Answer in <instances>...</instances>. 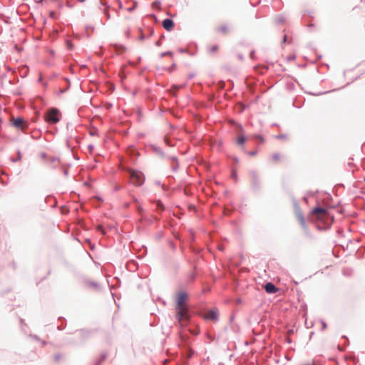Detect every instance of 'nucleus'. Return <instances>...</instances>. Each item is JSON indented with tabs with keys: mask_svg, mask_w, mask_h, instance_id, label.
I'll use <instances>...</instances> for the list:
<instances>
[{
	"mask_svg": "<svg viewBox=\"0 0 365 365\" xmlns=\"http://www.w3.org/2000/svg\"><path fill=\"white\" fill-rule=\"evenodd\" d=\"M61 111L56 108L47 109V124L52 125L58 123L62 118Z\"/></svg>",
	"mask_w": 365,
	"mask_h": 365,
	"instance_id": "obj_1",
	"label": "nucleus"
},
{
	"mask_svg": "<svg viewBox=\"0 0 365 365\" xmlns=\"http://www.w3.org/2000/svg\"><path fill=\"white\" fill-rule=\"evenodd\" d=\"M130 177L131 183L135 186H140L144 182V176L142 173L130 170Z\"/></svg>",
	"mask_w": 365,
	"mask_h": 365,
	"instance_id": "obj_2",
	"label": "nucleus"
},
{
	"mask_svg": "<svg viewBox=\"0 0 365 365\" xmlns=\"http://www.w3.org/2000/svg\"><path fill=\"white\" fill-rule=\"evenodd\" d=\"M176 317L180 323L187 321L190 318L187 306L176 307Z\"/></svg>",
	"mask_w": 365,
	"mask_h": 365,
	"instance_id": "obj_3",
	"label": "nucleus"
},
{
	"mask_svg": "<svg viewBox=\"0 0 365 365\" xmlns=\"http://www.w3.org/2000/svg\"><path fill=\"white\" fill-rule=\"evenodd\" d=\"M312 213L319 220H324L329 216L328 210L322 207L314 208Z\"/></svg>",
	"mask_w": 365,
	"mask_h": 365,
	"instance_id": "obj_4",
	"label": "nucleus"
},
{
	"mask_svg": "<svg viewBox=\"0 0 365 365\" xmlns=\"http://www.w3.org/2000/svg\"><path fill=\"white\" fill-rule=\"evenodd\" d=\"M188 294L185 292H179L177 294L176 307L187 306L186 304Z\"/></svg>",
	"mask_w": 365,
	"mask_h": 365,
	"instance_id": "obj_5",
	"label": "nucleus"
},
{
	"mask_svg": "<svg viewBox=\"0 0 365 365\" xmlns=\"http://www.w3.org/2000/svg\"><path fill=\"white\" fill-rule=\"evenodd\" d=\"M11 123L13 126L21 130H24L28 126L27 123L22 118H13Z\"/></svg>",
	"mask_w": 365,
	"mask_h": 365,
	"instance_id": "obj_6",
	"label": "nucleus"
},
{
	"mask_svg": "<svg viewBox=\"0 0 365 365\" xmlns=\"http://www.w3.org/2000/svg\"><path fill=\"white\" fill-rule=\"evenodd\" d=\"M269 160L273 164L279 163L282 160V155L279 153H274L270 156Z\"/></svg>",
	"mask_w": 365,
	"mask_h": 365,
	"instance_id": "obj_7",
	"label": "nucleus"
},
{
	"mask_svg": "<svg viewBox=\"0 0 365 365\" xmlns=\"http://www.w3.org/2000/svg\"><path fill=\"white\" fill-rule=\"evenodd\" d=\"M230 31L229 26L226 24H220L216 28V31L223 35H227Z\"/></svg>",
	"mask_w": 365,
	"mask_h": 365,
	"instance_id": "obj_8",
	"label": "nucleus"
},
{
	"mask_svg": "<svg viewBox=\"0 0 365 365\" xmlns=\"http://www.w3.org/2000/svg\"><path fill=\"white\" fill-rule=\"evenodd\" d=\"M264 289L268 294H274L278 291V289L271 282L264 285Z\"/></svg>",
	"mask_w": 365,
	"mask_h": 365,
	"instance_id": "obj_9",
	"label": "nucleus"
},
{
	"mask_svg": "<svg viewBox=\"0 0 365 365\" xmlns=\"http://www.w3.org/2000/svg\"><path fill=\"white\" fill-rule=\"evenodd\" d=\"M207 51L210 54H215L218 52L220 46L218 44H209L207 46Z\"/></svg>",
	"mask_w": 365,
	"mask_h": 365,
	"instance_id": "obj_10",
	"label": "nucleus"
},
{
	"mask_svg": "<svg viewBox=\"0 0 365 365\" xmlns=\"http://www.w3.org/2000/svg\"><path fill=\"white\" fill-rule=\"evenodd\" d=\"M163 26L167 31H171L174 26L173 21L170 19H165L163 21Z\"/></svg>",
	"mask_w": 365,
	"mask_h": 365,
	"instance_id": "obj_11",
	"label": "nucleus"
},
{
	"mask_svg": "<svg viewBox=\"0 0 365 365\" xmlns=\"http://www.w3.org/2000/svg\"><path fill=\"white\" fill-rule=\"evenodd\" d=\"M205 317L206 319L216 321L217 319V313L215 310H210L205 314Z\"/></svg>",
	"mask_w": 365,
	"mask_h": 365,
	"instance_id": "obj_12",
	"label": "nucleus"
},
{
	"mask_svg": "<svg viewBox=\"0 0 365 365\" xmlns=\"http://www.w3.org/2000/svg\"><path fill=\"white\" fill-rule=\"evenodd\" d=\"M297 218L299 222V224L301 225L302 227L305 230L307 231V225H306V222H305V220H304V218L303 217V215L300 212H298L297 213Z\"/></svg>",
	"mask_w": 365,
	"mask_h": 365,
	"instance_id": "obj_13",
	"label": "nucleus"
},
{
	"mask_svg": "<svg viewBox=\"0 0 365 365\" xmlns=\"http://www.w3.org/2000/svg\"><path fill=\"white\" fill-rule=\"evenodd\" d=\"M49 161L53 164V167L56 168L60 165V159L58 157H50Z\"/></svg>",
	"mask_w": 365,
	"mask_h": 365,
	"instance_id": "obj_14",
	"label": "nucleus"
},
{
	"mask_svg": "<svg viewBox=\"0 0 365 365\" xmlns=\"http://www.w3.org/2000/svg\"><path fill=\"white\" fill-rule=\"evenodd\" d=\"M246 139L244 135H240L237 138V143L238 144H243L245 142Z\"/></svg>",
	"mask_w": 365,
	"mask_h": 365,
	"instance_id": "obj_15",
	"label": "nucleus"
},
{
	"mask_svg": "<svg viewBox=\"0 0 365 365\" xmlns=\"http://www.w3.org/2000/svg\"><path fill=\"white\" fill-rule=\"evenodd\" d=\"M166 56H173V53L171 51H168V52L161 53L160 54V58H163Z\"/></svg>",
	"mask_w": 365,
	"mask_h": 365,
	"instance_id": "obj_16",
	"label": "nucleus"
},
{
	"mask_svg": "<svg viewBox=\"0 0 365 365\" xmlns=\"http://www.w3.org/2000/svg\"><path fill=\"white\" fill-rule=\"evenodd\" d=\"M96 229H97L98 231H100L103 235L106 234V231H105V230H104V228L103 227L102 225H98L96 227Z\"/></svg>",
	"mask_w": 365,
	"mask_h": 365,
	"instance_id": "obj_17",
	"label": "nucleus"
},
{
	"mask_svg": "<svg viewBox=\"0 0 365 365\" xmlns=\"http://www.w3.org/2000/svg\"><path fill=\"white\" fill-rule=\"evenodd\" d=\"M256 138L259 140V141L261 143H263L264 142V138L261 135H257Z\"/></svg>",
	"mask_w": 365,
	"mask_h": 365,
	"instance_id": "obj_18",
	"label": "nucleus"
},
{
	"mask_svg": "<svg viewBox=\"0 0 365 365\" xmlns=\"http://www.w3.org/2000/svg\"><path fill=\"white\" fill-rule=\"evenodd\" d=\"M51 201H53V202H55V199L53 197L47 196V203L51 202Z\"/></svg>",
	"mask_w": 365,
	"mask_h": 365,
	"instance_id": "obj_19",
	"label": "nucleus"
},
{
	"mask_svg": "<svg viewBox=\"0 0 365 365\" xmlns=\"http://www.w3.org/2000/svg\"><path fill=\"white\" fill-rule=\"evenodd\" d=\"M56 13L54 11H51L49 16L51 18L56 19Z\"/></svg>",
	"mask_w": 365,
	"mask_h": 365,
	"instance_id": "obj_20",
	"label": "nucleus"
},
{
	"mask_svg": "<svg viewBox=\"0 0 365 365\" xmlns=\"http://www.w3.org/2000/svg\"><path fill=\"white\" fill-rule=\"evenodd\" d=\"M157 205L158 208H160L161 210L164 209L163 205H162L161 202H158Z\"/></svg>",
	"mask_w": 365,
	"mask_h": 365,
	"instance_id": "obj_21",
	"label": "nucleus"
},
{
	"mask_svg": "<svg viewBox=\"0 0 365 365\" xmlns=\"http://www.w3.org/2000/svg\"><path fill=\"white\" fill-rule=\"evenodd\" d=\"M144 35L143 34H140V39L143 41L144 39Z\"/></svg>",
	"mask_w": 365,
	"mask_h": 365,
	"instance_id": "obj_22",
	"label": "nucleus"
},
{
	"mask_svg": "<svg viewBox=\"0 0 365 365\" xmlns=\"http://www.w3.org/2000/svg\"><path fill=\"white\" fill-rule=\"evenodd\" d=\"M50 53H51V54L52 56H53V55H54V51H53V50H51V51H50Z\"/></svg>",
	"mask_w": 365,
	"mask_h": 365,
	"instance_id": "obj_23",
	"label": "nucleus"
},
{
	"mask_svg": "<svg viewBox=\"0 0 365 365\" xmlns=\"http://www.w3.org/2000/svg\"><path fill=\"white\" fill-rule=\"evenodd\" d=\"M57 33H58V31H57V30H54V31H53V34H57Z\"/></svg>",
	"mask_w": 365,
	"mask_h": 365,
	"instance_id": "obj_24",
	"label": "nucleus"
},
{
	"mask_svg": "<svg viewBox=\"0 0 365 365\" xmlns=\"http://www.w3.org/2000/svg\"><path fill=\"white\" fill-rule=\"evenodd\" d=\"M43 117L46 118V113H43Z\"/></svg>",
	"mask_w": 365,
	"mask_h": 365,
	"instance_id": "obj_25",
	"label": "nucleus"
},
{
	"mask_svg": "<svg viewBox=\"0 0 365 365\" xmlns=\"http://www.w3.org/2000/svg\"><path fill=\"white\" fill-rule=\"evenodd\" d=\"M50 132L48 130V126L47 125V133Z\"/></svg>",
	"mask_w": 365,
	"mask_h": 365,
	"instance_id": "obj_26",
	"label": "nucleus"
},
{
	"mask_svg": "<svg viewBox=\"0 0 365 365\" xmlns=\"http://www.w3.org/2000/svg\"><path fill=\"white\" fill-rule=\"evenodd\" d=\"M39 80H40V81H41V80H42V76H40Z\"/></svg>",
	"mask_w": 365,
	"mask_h": 365,
	"instance_id": "obj_27",
	"label": "nucleus"
}]
</instances>
